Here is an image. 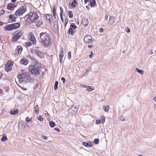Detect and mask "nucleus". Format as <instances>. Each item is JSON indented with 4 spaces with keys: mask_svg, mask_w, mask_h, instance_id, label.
I'll list each match as a JSON object with an SVG mask.
<instances>
[{
    "mask_svg": "<svg viewBox=\"0 0 156 156\" xmlns=\"http://www.w3.org/2000/svg\"><path fill=\"white\" fill-rule=\"evenodd\" d=\"M77 27L74 23L71 24L69 29L68 31L69 34L71 35H73L75 33V32L73 31V30Z\"/></svg>",
    "mask_w": 156,
    "mask_h": 156,
    "instance_id": "nucleus-9",
    "label": "nucleus"
},
{
    "mask_svg": "<svg viewBox=\"0 0 156 156\" xmlns=\"http://www.w3.org/2000/svg\"><path fill=\"white\" fill-rule=\"evenodd\" d=\"M53 10L52 12L53 14V16L54 18H56V11L55 9V7L54 6H52Z\"/></svg>",
    "mask_w": 156,
    "mask_h": 156,
    "instance_id": "nucleus-22",
    "label": "nucleus"
},
{
    "mask_svg": "<svg viewBox=\"0 0 156 156\" xmlns=\"http://www.w3.org/2000/svg\"><path fill=\"white\" fill-rule=\"evenodd\" d=\"M55 124V123L53 121H51L49 122V125L51 127H53Z\"/></svg>",
    "mask_w": 156,
    "mask_h": 156,
    "instance_id": "nucleus-31",
    "label": "nucleus"
},
{
    "mask_svg": "<svg viewBox=\"0 0 156 156\" xmlns=\"http://www.w3.org/2000/svg\"><path fill=\"white\" fill-rule=\"evenodd\" d=\"M101 123H104L105 122V118L104 116H101Z\"/></svg>",
    "mask_w": 156,
    "mask_h": 156,
    "instance_id": "nucleus-36",
    "label": "nucleus"
},
{
    "mask_svg": "<svg viewBox=\"0 0 156 156\" xmlns=\"http://www.w3.org/2000/svg\"><path fill=\"white\" fill-rule=\"evenodd\" d=\"M40 41L41 42L45 47L51 45V37L46 32H42L40 34Z\"/></svg>",
    "mask_w": 156,
    "mask_h": 156,
    "instance_id": "nucleus-1",
    "label": "nucleus"
},
{
    "mask_svg": "<svg viewBox=\"0 0 156 156\" xmlns=\"http://www.w3.org/2000/svg\"><path fill=\"white\" fill-rule=\"evenodd\" d=\"M27 6L26 5L21 6L16 11L15 14L16 16L22 15L26 11Z\"/></svg>",
    "mask_w": 156,
    "mask_h": 156,
    "instance_id": "nucleus-5",
    "label": "nucleus"
},
{
    "mask_svg": "<svg viewBox=\"0 0 156 156\" xmlns=\"http://www.w3.org/2000/svg\"><path fill=\"white\" fill-rule=\"evenodd\" d=\"M11 25L13 29H17L20 26V24L18 23H12Z\"/></svg>",
    "mask_w": 156,
    "mask_h": 156,
    "instance_id": "nucleus-17",
    "label": "nucleus"
},
{
    "mask_svg": "<svg viewBox=\"0 0 156 156\" xmlns=\"http://www.w3.org/2000/svg\"><path fill=\"white\" fill-rule=\"evenodd\" d=\"M42 138L44 140H46L47 139V137L46 136H42Z\"/></svg>",
    "mask_w": 156,
    "mask_h": 156,
    "instance_id": "nucleus-49",
    "label": "nucleus"
},
{
    "mask_svg": "<svg viewBox=\"0 0 156 156\" xmlns=\"http://www.w3.org/2000/svg\"><path fill=\"white\" fill-rule=\"evenodd\" d=\"M82 144L85 146L88 147H91L93 145V143L90 141H88L87 143L83 142Z\"/></svg>",
    "mask_w": 156,
    "mask_h": 156,
    "instance_id": "nucleus-13",
    "label": "nucleus"
},
{
    "mask_svg": "<svg viewBox=\"0 0 156 156\" xmlns=\"http://www.w3.org/2000/svg\"><path fill=\"white\" fill-rule=\"evenodd\" d=\"M90 4L91 6L94 7L96 4V1L95 0H90Z\"/></svg>",
    "mask_w": 156,
    "mask_h": 156,
    "instance_id": "nucleus-23",
    "label": "nucleus"
},
{
    "mask_svg": "<svg viewBox=\"0 0 156 156\" xmlns=\"http://www.w3.org/2000/svg\"><path fill=\"white\" fill-rule=\"evenodd\" d=\"M7 140V138L6 137V135L4 134L3 135V136L1 138V141L2 142H5V140Z\"/></svg>",
    "mask_w": 156,
    "mask_h": 156,
    "instance_id": "nucleus-25",
    "label": "nucleus"
},
{
    "mask_svg": "<svg viewBox=\"0 0 156 156\" xmlns=\"http://www.w3.org/2000/svg\"><path fill=\"white\" fill-rule=\"evenodd\" d=\"M27 45L28 46H31V45H32V44H31V42H27Z\"/></svg>",
    "mask_w": 156,
    "mask_h": 156,
    "instance_id": "nucleus-52",
    "label": "nucleus"
},
{
    "mask_svg": "<svg viewBox=\"0 0 156 156\" xmlns=\"http://www.w3.org/2000/svg\"><path fill=\"white\" fill-rule=\"evenodd\" d=\"M35 108L34 111L36 113H38L39 112V106L38 105H36L34 107Z\"/></svg>",
    "mask_w": 156,
    "mask_h": 156,
    "instance_id": "nucleus-30",
    "label": "nucleus"
},
{
    "mask_svg": "<svg viewBox=\"0 0 156 156\" xmlns=\"http://www.w3.org/2000/svg\"><path fill=\"white\" fill-rule=\"evenodd\" d=\"M99 31L101 33L103 31V28H100V30H99Z\"/></svg>",
    "mask_w": 156,
    "mask_h": 156,
    "instance_id": "nucleus-54",
    "label": "nucleus"
},
{
    "mask_svg": "<svg viewBox=\"0 0 156 156\" xmlns=\"http://www.w3.org/2000/svg\"><path fill=\"white\" fill-rule=\"evenodd\" d=\"M95 122L96 124H99L101 123V121L99 119H97L96 120Z\"/></svg>",
    "mask_w": 156,
    "mask_h": 156,
    "instance_id": "nucleus-38",
    "label": "nucleus"
},
{
    "mask_svg": "<svg viewBox=\"0 0 156 156\" xmlns=\"http://www.w3.org/2000/svg\"><path fill=\"white\" fill-rule=\"evenodd\" d=\"M28 118H29L28 117H27L26 119V121H27L28 122H30V121H31V119H28Z\"/></svg>",
    "mask_w": 156,
    "mask_h": 156,
    "instance_id": "nucleus-48",
    "label": "nucleus"
},
{
    "mask_svg": "<svg viewBox=\"0 0 156 156\" xmlns=\"http://www.w3.org/2000/svg\"><path fill=\"white\" fill-rule=\"evenodd\" d=\"M28 60L27 58H24L22 59L20 61V63L22 65H26L28 63Z\"/></svg>",
    "mask_w": 156,
    "mask_h": 156,
    "instance_id": "nucleus-12",
    "label": "nucleus"
},
{
    "mask_svg": "<svg viewBox=\"0 0 156 156\" xmlns=\"http://www.w3.org/2000/svg\"><path fill=\"white\" fill-rule=\"evenodd\" d=\"M83 40L85 43L87 44H90L93 41L92 37L90 35L85 36L84 37Z\"/></svg>",
    "mask_w": 156,
    "mask_h": 156,
    "instance_id": "nucleus-8",
    "label": "nucleus"
},
{
    "mask_svg": "<svg viewBox=\"0 0 156 156\" xmlns=\"http://www.w3.org/2000/svg\"><path fill=\"white\" fill-rule=\"evenodd\" d=\"M60 58V60H59L60 62V63H61L62 62V58Z\"/></svg>",
    "mask_w": 156,
    "mask_h": 156,
    "instance_id": "nucleus-59",
    "label": "nucleus"
},
{
    "mask_svg": "<svg viewBox=\"0 0 156 156\" xmlns=\"http://www.w3.org/2000/svg\"><path fill=\"white\" fill-rule=\"evenodd\" d=\"M115 19L113 16H111L109 17V22L110 25H112L114 22Z\"/></svg>",
    "mask_w": 156,
    "mask_h": 156,
    "instance_id": "nucleus-20",
    "label": "nucleus"
},
{
    "mask_svg": "<svg viewBox=\"0 0 156 156\" xmlns=\"http://www.w3.org/2000/svg\"><path fill=\"white\" fill-rule=\"evenodd\" d=\"M43 24V22L41 20H39L36 23V25L37 27H40Z\"/></svg>",
    "mask_w": 156,
    "mask_h": 156,
    "instance_id": "nucleus-26",
    "label": "nucleus"
},
{
    "mask_svg": "<svg viewBox=\"0 0 156 156\" xmlns=\"http://www.w3.org/2000/svg\"><path fill=\"white\" fill-rule=\"evenodd\" d=\"M93 47V44H92L91 45H88V47L90 48H91Z\"/></svg>",
    "mask_w": 156,
    "mask_h": 156,
    "instance_id": "nucleus-57",
    "label": "nucleus"
},
{
    "mask_svg": "<svg viewBox=\"0 0 156 156\" xmlns=\"http://www.w3.org/2000/svg\"><path fill=\"white\" fill-rule=\"evenodd\" d=\"M11 24L9 25H7L5 27V29L6 30H13V28L11 25Z\"/></svg>",
    "mask_w": 156,
    "mask_h": 156,
    "instance_id": "nucleus-21",
    "label": "nucleus"
},
{
    "mask_svg": "<svg viewBox=\"0 0 156 156\" xmlns=\"http://www.w3.org/2000/svg\"><path fill=\"white\" fill-rule=\"evenodd\" d=\"M30 73L28 72H25L20 73L17 76V80L20 83L23 82L28 83L32 80V78L30 76Z\"/></svg>",
    "mask_w": 156,
    "mask_h": 156,
    "instance_id": "nucleus-2",
    "label": "nucleus"
},
{
    "mask_svg": "<svg viewBox=\"0 0 156 156\" xmlns=\"http://www.w3.org/2000/svg\"><path fill=\"white\" fill-rule=\"evenodd\" d=\"M17 0H11V2H14L16 1Z\"/></svg>",
    "mask_w": 156,
    "mask_h": 156,
    "instance_id": "nucleus-62",
    "label": "nucleus"
},
{
    "mask_svg": "<svg viewBox=\"0 0 156 156\" xmlns=\"http://www.w3.org/2000/svg\"><path fill=\"white\" fill-rule=\"evenodd\" d=\"M15 34L13 36L12 41V42L16 41H17L19 38L22 36L23 33L21 31H16L15 33Z\"/></svg>",
    "mask_w": 156,
    "mask_h": 156,
    "instance_id": "nucleus-6",
    "label": "nucleus"
},
{
    "mask_svg": "<svg viewBox=\"0 0 156 156\" xmlns=\"http://www.w3.org/2000/svg\"><path fill=\"white\" fill-rule=\"evenodd\" d=\"M81 86L84 87H87L86 85L83 84H81Z\"/></svg>",
    "mask_w": 156,
    "mask_h": 156,
    "instance_id": "nucleus-61",
    "label": "nucleus"
},
{
    "mask_svg": "<svg viewBox=\"0 0 156 156\" xmlns=\"http://www.w3.org/2000/svg\"><path fill=\"white\" fill-rule=\"evenodd\" d=\"M90 1V0H84V3L85 4H87V2H89Z\"/></svg>",
    "mask_w": 156,
    "mask_h": 156,
    "instance_id": "nucleus-58",
    "label": "nucleus"
},
{
    "mask_svg": "<svg viewBox=\"0 0 156 156\" xmlns=\"http://www.w3.org/2000/svg\"><path fill=\"white\" fill-rule=\"evenodd\" d=\"M73 108V107H72L70 109H69V110L70 111L71 110L72 111Z\"/></svg>",
    "mask_w": 156,
    "mask_h": 156,
    "instance_id": "nucleus-63",
    "label": "nucleus"
},
{
    "mask_svg": "<svg viewBox=\"0 0 156 156\" xmlns=\"http://www.w3.org/2000/svg\"><path fill=\"white\" fill-rule=\"evenodd\" d=\"M90 53H91V54L89 55V57L90 58H91L92 57V56L93 54V53L91 51L90 52Z\"/></svg>",
    "mask_w": 156,
    "mask_h": 156,
    "instance_id": "nucleus-56",
    "label": "nucleus"
},
{
    "mask_svg": "<svg viewBox=\"0 0 156 156\" xmlns=\"http://www.w3.org/2000/svg\"><path fill=\"white\" fill-rule=\"evenodd\" d=\"M41 66L39 64L37 63L29 67V71L33 75H38L40 74Z\"/></svg>",
    "mask_w": 156,
    "mask_h": 156,
    "instance_id": "nucleus-3",
    "label": "nucleus"
},
{
    "mask_svg": "<svg viewBox=\"0 0 156 156\" xmlns=\"http://www.w3.org/2000/svg\"><path fill=\"white\" fill-rule=\"evenodd\" d=\"M14 64L13 61H8L5 65V70L7 72L10 71L12 69V67Z\"/></svg>",
    "mask_w": 156,
    "mask_h": 156,
    "instance_id": "nucleus-7",
    "label": "nucleus"
},
{
    "mask_svg": "<svg viewBox=\"0 0 156 156\" xmlns=\"http://www.w3.org/2000/svg\"><path fill=\"white\" fill-rule=\"evenodd\" d=\"M60 18H61L62 22L63 23L64 20L63 18L62 17V15L61 14H60Z\"/></svg>",
    "mask_w": 156,
    "mask_h": 156,
    "instance_id": "nucleus-45",
    "label": "nucleus"
},
{
    "mask_svg": "<svg viewBox=\"0 0 156 156\" xmlns=\"http://www.w3.org/2000/svg\"><path fill=\"white\" fill-rule=\"evenodd\" d=\"M99 141L98 139H95L94 140V143L95 144H98L99 143Z\"/></svg>",
    "mask_w": 156,
    "mask_h": 156,
    "instance_id": "nucleus-35",
    "label": "nucleus"
},
{
    "mask_svg": "<svg viewBox=\"0 0 156 156\" xmlns=\"http://www.w3.org/2000/svg\"><path fill=\"white\" fill-rule=\"evenodd\" d=\"M16 5H14L13 4L10 3L8 4L7 6V9L9 10H12L14 9V7H16Z\"/></svg>",
    "mask_w": 156,
    "mask_h": 156,
    "instance_id": "nucleus-15",
    "label": "nucleus"
},
{
    "mask_svg": "<svg viewBox=\"0 0 156 156\" xmlns=\"http://www.w3.org/2000/svg\"><path fill=\"white\" fill-rule=\"evenodd\" d=\"M69 13V16L70 18H72L73 17V14L72 12L71 11H69L68 12Z\"/></svg>",
    "mask_w": 156,
    "mask_h": 156,
    "instance_id": "nucleus-32",
    "label": "nucleus"
},
{
    "mask_svg": "<svg viewBox=\"0 0 156 156\" xmlns=\"http://www.w3.org/2000/svg\"><path fill=\"white\" fill-rule=\"evenodd\" d=\"M64 56V49L63 48H62L60 53L59 58H62Z\"/></svg>",
    "mask_w": 156,
    "mask_h": 156,
    "instance_id": "nucleus-24",
    "label": "nucleus"
},
{
    "mask_svg": "<svg viewBox=\"0 0 156 156\" xmlns=\"http://www.w3.org/2000/svg\"><path fill=\"white\" fill-rule=\"evenodd\" d=\"M9 18L10 19H12V18L13 17V15L11 14H10L9 16Z\"/></svg>",
    "mask_w": 156,
    "mask_h": 156,
    "instance_id": "nucleus-55",
    "label": "nucleus"
},
{
    "mask_svg": "<svg viewBox=\"0 0 156 156\" xmlns=\"http://www.w3.org/2000/svg\"><path fill=\"white\" fill-rule=\"evenodd\" d=\"M108 18V14H106L105 16V21H106L107 20Z\"/></svg>",
    "mask_w": 156,
    "mask_h": 156,
    "instance_id": "nucleus-47",
    "label": "nucleus"
},
{
    "mask_svg": "<svg viewBox=\"0 0 156 156\" xmlns=\"http://www.w3.org/2000/svg\"><path fill=\"white\" fill-rule=\"evenodd\" d=\"M39 16L36 12H31L29 15L26 16L24 18L26 20V22H32L33 23L35 22L38 19Z\"/></svg>",
    "mask_w": 156,
    "mask_h": 156,
    "instance_id": "nucleus-4",
    "label": "nucleus"
},
{
    "mask_svg": "<svg viewBox=\"0 0 156 156\" xmlns=\"http://www.w3.org/2000/svg\"><path fill=\"white\" fill-rule=\"evenodd\" d=\"M58 82L57 81H56L55 82V85L54 86V89L55 90H56L58 89Z\"/></svg>",
    "mask_w": 156,
    "mask_h": 156,
    "instance_id": "nucleus-29",
    "label": "nucleus"
},
{
    "mask_svg": "<svg viewBox=\"0 0 156 156\" xmlns=\"http://www.w3.org/2000/svg\"><path fill=\"white\" fill-rule=\"evenodd\" d=\"M68 58L69 59H71V53L70 52H69L68 54Z\"/></svg>",
    "mask_w": 156,
    "mask_h": 156,
    "instance_id": "nucleus-39",
    "label": "nucleus"
},
{
    "mask_svg": "<svg viewBox=\"0 0 156 156\" xmlns=\"http://www.w3.org/2000/svg\"><path fill=\"white\" fill-rule=\"evenodd\" d=\"M55 130L56 131L58 132H59L60 131V129H58V128L57 127H55L54 128Z\"/></svg>",
    "mask_w": 156,
    "mask_h": 156,
    "instance_id": "nucleus-46",
    "label": "nucleus"
},
{
    "mask_svg": "<svg viewBox=\"0 0 156 156\" xmlns=\"http://www.w3.org/2000/svg\"><path fill=\"white\" fill-rule=\"evenodd\" d=\"M36 55L39 57L41 58L42 57V54L41 52L39 50L36 49L34 51Z\"/></svg>",
    "mask_w": 156,
    "mask_h": 156,
    "instance_id": "nucleus-16",
    "label": "nucleus"
},
{
    "mask_svg": "<svg viewBox=\"0 0 156 156\" xmlns=\"http://www.w3.org/2000/svg\"><path fill=\"white\" fill-rule=\"evenodd\" d=\"M5 13V11L4 9L1 10L0 11V14L1 15L4 14Z\"/></svg>",
    "mask_w": 156,
    "mask_h": 156,
    "instance_id": "nucleus-42",
    "label": "nucleus"
},
{
    "mask_svg": "<svg viewBox=\"0 0 156 156\" xmlns=\"http://www.w3.org/2000/svg\"><path fill=\"white\" fill-rule=\"evenodd\" d=\"M18 112V110L17 108H14L11 110L10 113L12 115H15L17 114Z\"/></svg>",
    "mask_w": 156,
    "mask_h": 156,
    "instance_id": "nucleus-18",
    "label": "nucleus"
},
{
    "mask_svg": "<svg viewBox=\"0 0 156 156\" xmlns=\"http://www.w3.org/2000/svg\"><path fill=\"white\" fill-rule=\"evenodd\" d=\"M120 120L122 121H123L124 120V118L122 116L120 117Z\"/></svg>",
    "mask_w": 156,
    "mask_h": 156,
    "instance_id": "nucleus-51",
    "label": "nucleus"
},
{
    "mask_svg": "<svg viewBox=\"0 0 156 156\" xmlns=\"http://www.w3.org/2000/svg\"><path fill=\"white\" fill-rule=\"evenodd\" d=\"M46 16L47 20H48L49 23L51 24L52 19V15L50 14H46Z\"/></svg>",
    "mask_w": 156,
    "mask_h": 156,
    "instance_id": "nucleus-14",
    "label": "nucleus"
},
{
    "mask_svg": "<svg viewBox=\"0 0 156 156\" xmlns=\"http://www.w3.org/2000/svg\"><path fill=\"white\" fill-rule=\"evenodd\" d=\"M103 109L105 111L107 112L109 109V106L107 105L105 106H104Z\"/></svg>",
    "mask_w": 156,
    "mask_h": 156,
    "instance_id": "nucleus-33",
    "label": "nucleus"
},
{
    "mask_svg": "<svg viewBox=\"0 0 156 156\" xmlns=\"http://www.w3.org/2000/svg\"><path fill=\"white\" fill-rule=\"evenodd\" d=\"M30 40L31 41L33 42V44H35L36 43V41L35 40V38L33 34L32 35L31 34Z\"/></svg>",
    "mask_w": 156,
    "mask_h": 156,
    "instance_id": "nucleus-19",
    "label": "nucleus"
},
{
    "mask_svg": "<svg viewBox=\"0 0 156 156\" xmlns=\"http://www.w3.org/2000/svg\"><path fill=\"white\" fill-rule=\"evenodd\" d=\"M77 3L75 0H73L71 4V6L74 8L76 7Z\"/></svg>",
    "mask_w": 156,
    "mask_h": 156,
    "instance_id": "nucleus-27",
    "label": "nucleus"
},
{
    "mask_svg": "<svg viewBox=\"0 0 156 156\" xmlns=\"http://www.w3.org/2000/svg\"><path fill=\"white\" fill-rule=\"evenodd\" d=\"M138 156H143V155L142 154L138 155Z\"/></svg>",
    "mask_w": 156,
    "mask_h": 156,
    "instance_id": "nucleus-64",
    "label": "nucleus"
},
{
    "mask_svg": "<svg viewBox=\"0 0 156 156\" xmlns=\"http://www.w3.org/2000/svg\"><path fill=\"white\" fill-rule=\"evenodd\" d=\"M61 80L62 81L63 83H64L66 81V80L64 77H62L61 78Z\"/></svg>",
    "mask_w": 156,
    "mask_h": 156,
    "instance_id": "nucleus-43",
    "label": "nucleus"
},
{
    "mask_svg": "<svg viewBox=\"0 0 156 156\" xmlns=\"http://www.w3.org/2000/svg\"><path fill=\"white\" fill-rule=\"evenodd\" d=\"M38 119L40 121H42L43 120V117H41V116L40 115L39 116L38 118Z\"/></svg>",
    "mask_w": 156,
    "mask_h": 156,
    "instance_id": "nucleus-41",
    "label": "nucleus"
},
{
    "mask_svg": "<svg viewBox=\"0 0 156 156\" xmlns=\"http://www.w3.org/2000/svg\"><path fill=\"white\" fill-rule=\"evenodd\" d=\"M60 14H61V15H62V13L63 12V10L62 8L61 7H60Z\"/></svg>",
    "mask_w": 156,
    "mask_h": 156,
    "instance_id": "nucleus-44",
    "label": "nucleus"
},
{
    "mask_svg": "<svg viewBox=\"0 0 156 156\" xmlns=\"http://www.w3.org/2000/svg\"><path fill=\"white\" fill-rule=\"evenodd\" d=\"M22 49L21 46L19 45L17 47V48L15 50L16 54H20L21 52Z\"/></svg>",
    "mask_w": 156,
    "mask_h": 156,
    "instance_id": "nucleus-10",
    "label": "nucleus"
},
{
    "mask_svg": "<svg viewBox=\"0 0 156 156\" xmlns=\"http://www.w3.org/2000/svg\"><path fill=\"white\" fill-rule=\"evenodd\" d=\"M127 29H126V31L128 33L130 31V29L128 27H127Z\"/></svg>",
    "mask_w": 156,
    "mask_h": 156,
    "instance_id": "nucleus-53",
    "label": "nucleus"
},
{
    "mask_svg": "<svg viewBox=\"0 0 156 156\" xmlns=\"http://www.w3.org/2000/svg\"><path fill=\"white\" fill-rule=\"evenodd\" d=\"M16 17L14 16H13V17L12 18L11 22L13 23L16 21Z\"/></svg>",
    "mask_w": 156,
    "mask_h": 156,
    "instance_id": "nucleus-40",
    "label": "nucleus"
},
{
    "mask_svg": "<svg viewBox=\"0 0 156 156\" xmlns=\"http://www.w3.org/2000/svg\"><path fill=\"white\" fill-rule=\"evenodd\" d=\"M136 70L137 72L140 73L141 74H143L144 73V71L143 70H140L138 68L136 69Z\"/></svg>",
    "mask_w": 156,
    "mask_h": 156,
    "instance_id": "nucleus-28",
    "label": "nucleus"
},
{
    "mask_svg": "<svg viewBox=\"0 0 156 156\" xmlns=\"http://www.w3.org/2000/svg\"><path fill=\"white\" fill-rule=\"evenodd\" d=\"M92 87H90V86H88L87 87V90L89 91H91L94 90V88H92Z\"/></svg>",
    "mask_w": 156,
    "mask_h": 156,
    "instance_id": "nucleus-34",
    "label": "nucleus"
},
{
    "mask_svg": "<svg viewBox=\"0 0 156 156\" xmlns=\"http://www.w3.org/2000/svg\"><path fill=\"white\" fill-rule=\"evenodd\" d=\"M65 27H66V25L68 23V19L67 18H66L65 19Z\"/></svg>",
    "mask_w": 156,
    "mask_h": 156,
    "instance_id": "nucleus-37",
    "label": "nucleus"
},
{
    "mask_svg": "<svg viewBox=\"0 0 156 156\" xmlns=\"http://www.w3.org/2000/svg\"><path fill=\"white\" fill-rule=\"evenodd\" d=\"M82 23L83 26H87L89 23V21L87 18H83L82 20Z\"/></svg>",
    "mask_w": 156,
    "mask_h": 156,
    "instance_id": "nucleus-11",
    "label": "nucleus"
},
{
    "mask_svg": "<svg viewBox=\"0 0 156 156\" xmlns=\"http://www.w3.org/2000/svg\"><path fill=\"white\" fill-rule=\"evenodd\" d=\"M74 108L76 109V110H73V111H74V112L73 113V114H75V113H76L77 111V108H76V107H75Z\"/></svg>",
    "mask_w": 156,
    "mask_h": 156,
    "instance_id": "nucleus-50",
    "label": "nucleus"
},
{
    "mask_svg": "<svg viewBox=\"0 0 156 156\" xmlns=\"http://www.w3.org/2000/svg\"><path fill=\"white\" fill-rule=\"evenodd\" d=\"M4 24V23L3 22H1L0 21V26Z\"/></svg>",
    "mask_w": 156,
    "mask_h": 156,
    "instance_id": "nucleus-60",
    "label": "nucleus"
}]
</instances>
